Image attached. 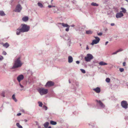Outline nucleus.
I'll use <instances>...</instances> for the list:
<instances>
[{"label":"nucleus","mask_w":128,"mask_h":128,"mask_svg":"<svg viewBox=\"0 0 128 128\" xmlns=\"http://www.w3.org/2000/svg\"><path fill=\"white\" fill-rule=\"evenodd\" d=\"M120 9L122 10V11L120 12H122L124 13H125L126 12V10L125 8H124L122 7Z\"/></svg>","instance_id":"nucleus-23"},{"label":"nucleus","mask_w":128,"mask_h":128,"mask_svg":"<svg viewBox=\"0 0 128 128\" xmlns=\"http://www.w3.org/2000/svg\"><path fill=\"white\" fill-rule=\"evenodd\" d=\"M93 58V56L92 54H87L86 56L84 57V59L86 62H89Z\"/></svg>","instance_id":"nucleus-5"},{"label":"nucleus","mask_w":128,"mask_h":128,"mask_svg":"<svg viewBox=\"0 0 128 128\" xmlns=\"http://www.w3.org/2000/svg\"><path fill=\"white\" fill-rule=\"evenodd\" d=\"M68 62L69 63L72 62L73 61V58L71 56H69L68 58Z\"/></svg>","instance_id":"nucleus-14"},{"label":"nucleus","mask_w":128,"mask_h":128,"mask_svg":"<svg viewBox=\"0 0 128 128\" xmlns=\"http://www.w3.org/2000/svg\"><path fill=\"white\" fill-rule=\"evenodd\" d=\"M102 34V32H99L98 34V35L99 36H101Z\"/></svg>","instance_id":"nucleus-40"},{"label":"nucleus","mask_w":128,"mask_h":128,"mask_svg":"<svg viewBox=\"0 0 128 128\" xmlns=\"http://www.w3.org/2000/svg\"><path fill=\"white\" fill-rule=\"evenodd\" d=\"M62 37L65 40L68 41V42L69 44L71 43V40L70 39V37L68 34H64L62 36Z\"/></svg>","instance_id":"nucleus-6"},{"label":"nucleus","mask_w":128,"mask_h":128,"mask_svg":"<svg viewBox=\"0 0 128 128\" xmlns=\"http://www.w3.org/2000/svg\"><path fill=\"white\" fill-rule=\"evenodd\" d=\"M123 50L122 49H119V50H117L116 52H115L112 54V55L115 54H117V53L120 52L122 51Z\"/></svg>","instance_id":"nucleus-20"},{"label":"nucleus","mask_w":128,"mask_h":128,"mask_svg":"<svg viewBox=\"0 0 128 128\" xmlns=\"http://www.w3.org/2000/svg\"><path fill=\"white\" fill-rule=\"evenodd\" d=\"M80 70L81 71V72L83 73H86V71L85 70L83 69H80Z\"/></svg>","instance_id":"nucleus-32"},{"label":"nucleus","mask_w":128,"mask_h":128,"mask_svg":"<svg viewBox=\"0 0 128 128\" xmlns=\"http://www.w3.org/2000/svg\"><path fill=\"white\" fill-rule=\"evenodd\" d=\"M91 5L94 6H98V4L96 3L93 2L91 4Z\"/></svg>","instance_id":"nucleus-26"},{"label":"nucleus","mask_w":128,"mask_h":128,"mask_svg":"<svg viewBox=\"0 0 128 128\" xmlns=\"http://www.w3.org/2000/svg\"><path fill=\"white\" fill-rule=\"evenodd\" d=\"M99 42V39L98 40H93L92 42L91 43V44L92 45H93L94 44H96L98 43Z\"/></svg>","instance_id":"nucleus-12"},{"label":"nucleus","mask_w":128,"mask_h":128,"mask_svg":"<svg viewBox=\"0 0 128 128\" xmlns=\"http://www.w3.org/2000/svg\"><path fill=\"white\" fill-rule=\"evenodd\" d=\"M48 128H51V126H48Z\"/></svg>","instance_id":"nucleus-61"},{"label":"nucleus","mask_w":128,"mask_h":128,"mask_svg":"<svg viewBox=\"0 0 128 128\" xmlns=\"http://www.w3.org/2000/svg\"><path fill=\"white\" fill-rule=\"evenodd\" d=\"M2 54L4 55H6V54L7 53L5 51H4L2 52Z\"/></svg>","instance_id":"nucleus-37"},{"label":"nucleus","mask_w":128,"mask_h":128,"mask_svg":"<svg viewBox=\"0 0 128 128\" xmlns=\"http://www.w3.org/2000/svg\"><path fill=\"white\" fill-rule=\"evenodd\" d=\"M21 113H19L17 114V116H19L21 115Z\"/></svg>","instance_id":"nucleus-46"},{"label":"nucleus","mask_w":128,"mask_h":128,"mask_svg":"<svg viewBox=\"0 0 128 128\" xmlns=\"http://www.w3.org/2000/svg\"><path fill=\"white\" fill-rule=\"evenodd\" d=\"M121 104L122 107L125 109L128 108V104L126 101L125 100L122 101L121 102Z\"/></svg>","instance_id":"nucleus-7"},{"label":"nucleus","mask_w":128,"mask_h":128,"mask_svg":"<svg viewBox=\"0 0 128 128\" xmlns=\"http://www.w3.org/2000/svg\"><path fill=\"white\" fill-rule=\"evenodd\" d=\"M12 98L13 100L15 102H16L17 101V100L14 94L12 95Z\"/></svg>","instance_id":"nucleus-21"},{"label":"nucleus","mask_w":128,"mask_h":128,"mask_svg":"<svg viewBox=\"0 0 128 128\" xmlns=\"http://www.w3.org/2000/svg\"><path fill=\"white\" fill-rule=\"evenodd\" d=\"M28 16H25L23 17L22 18V20L25 22H26L28 20Z\"/></svg>","instance_id":"nucleus-16"},{"label":"nucleus","mask_w":128,"mask_h":128,"mask_svg":"<svg viewBox=\"0 0 128 128\" xmlns=\"http://www.w3.org/2000/svg\"><path fill=\"white\" fill-rule=\"evenodd\" d=\"M86 33L87 34H92V32H86Z\"/></svg>","instance_id":"nucleus-51"},{"label":"nucleus","mask_w":128,"mask_h":128,"mask_svg":"<svg viewBox=\"0 0 128 128\" xmlns=\"http://www.w3.org/2000/svg\"><path fill=\"white\" fill-rule=\"evenodd\" d=\"M5 14L4 13V12L2 11H0V15L1 16H4L5 15Z\"/></svg>","instance_id":"nucleus-25"},{"label":"nucleus","mask_w":128,"mask_h":128,"mask_svg":"<svg viewBox=\"0 0 128 128\" xmlns=\"http://www.w3.org/2000/svg\"><path fill=\"white\" fill-rule=\"evenodd\" d=\"M123 16V14L120 12L116 13V17L117 18H118L122 17Z\"/></svg>","instance_id":"nucleus-11"},{"label":"nucleus","mask_w":128,"mask_h":128,"mask_svg":"<svg viewBox=\"0 0 128 128\" xmlns=\"http://www.w3.org/2000/svg\"><path fill=\"white\" fill-rule=\"evenodd\" d=\"M76 63L77 64H79L80 63V62L79 61H76Z\"/></svg>","instance_id":"nucleus-45"},{"label":"nucleus","mask_w":128,"mask_h":128,"mask_svg":"<svg viewBox=\"0 0 128 128\" xmlns=\"http://www.w3.org/2000/svg\"><path fill=\"white\" fill-rule=\"evenodd\" d=\"M39 104V106L40 107H42L43 105L42 103L41 102L39 101L38 102Z\"/></svg>","instance_id":"nucleus-28"},{"label":"nucleus","mask_w":128,"mask_h":128,"mask_svg":"<svg viewBox=\"0 0 128 128\" xmlns=\"http://www.w3.org/2000/svg\"><path fill=\"white\" fill-rule=\"evenodd\" d=\"M19 85H20V86L21 88H24V86H22V85L20 83H19Z\"/></svg>","instance_id":"nucleus-39"},{"label":"nucleus","mask_w":128,"mask_h":128,"mask_svg":"<svg viewBox=\"0 0 128 128\" xmlns=\"http://www.w3.org/2000/svg\"><path fill=\"white\" fill-rule=\"evenodd\" d=\"M21 28H19L17 29L16 32H28L30 28L29 26L25 24H22Z\"/></svg>","instance_id":"nucleus-2"},{"label":"nucleus","mask_w":128,"mask_h":128,"mask_svg":"<svg viewBox=\"0 0 128 128\" xmlns=\"http://www.w3.org/2000/svg\"><path fill=\"white\" fill-rule=\"evenodd\" d=\"M20 32H16V34L17 35H20Z\"/></svg>","instance_id":"nucleus-48"},{"label":"nucleus","mask_w":128,"mask_h":128,"mask_svg":"<svg viewBox=\"0 0 128 128\" xmlns=\"http://www.w3.org/2000/svg\"><path fill=\"white\" fill-rule=\"evenodd\" d=\"M89 49V48L88 47V45H87L86 47V50H88Z\"/></svg>","instance_id":"nucleus-49"},{"label":"nucleus","mask_w":128,"mask_h":128,"mask_svg":"<svg viewBox=\"0 0 128 128\" xmlns=\"http://www.w3.org/2000/svg\"><path fill=\"white\" fill-rule=\"evenodd\" d=\"M20 110H21V111H22V112H24V109H21Z\"/></svg>","instance_id":"nucleus-44"},{"label":"nucleus","mask_w":128,"mask_h":128,"mask_svg":"<svg viewBox=\"0 0 128 128\" xmlns=\"http://www.w3.org/2000/svg\"><path fill=\"white\" fill-rule=\"evenodd\" d=\"M126 119H128V116H127L126 117Z\"/></svg>","instance_id":"nucleus-58"},{"label":"nucleus","mask_w":128,"mask_h":128,"mask_svg":"<svg viewBox=\"0 0 128 128\" xmlns=\"http://www.w3.org/2000/svg\"><path fill=\"white\" fill-rule=\"evenodd\" d=\"M104 30L105 31H106L108 30L107 28H104Z\"/></svg>","instance_id":"nucleus-42"},{"label":"nucleus","mask_w":128,"mask_h":128,"mask_svg":"<svg viewBox=\"0 0 128 128\" xmlns=\"http://www.w3.org/2000/svg\"><path fill=\"white\" fill-rule=\"evenodd\" d=\"M119 70L120 72H122L124 71V69L123 68H120L119 69Z\"/></svg>","instance_id":"nucleus-34"},{"label":"nucleus","mask_w":128,"mask_h":128,"mask_svg":"<svg viewBox=\"0 0 128 128\" xmlns=\"http://www.w3.org/2000/svg\"><path fill=\"white\" fill-rule=\"evenodd\" d=\"M126 64V62H124L123 63V66H125Z\"/></svg>","instance_id":"nucleus-43"},{"label":"nucleus","mask_w":128,"mask_h":128,"mask_svg":"<svg viewBox=\"0 0 128 128\" xmlns=\"http://www.w3.org/2000/svg\"><path fill=\"white\" fill-rule=\"evenodd\" d=\"M86 32H92L91 30H89L86 31Z\"/></svg>","instance_id":"nucleus-52"},{"label":"nucleus","mask_w":128,"mask_h":128,"mask_svg":"<svg viewBox=\"0 0 128 128\" xmlns=\"http://www.w3.org/2000/svg\"><path fill=\"white\" fill-rule=\"evenodd\" d=\"M49 122H46L44 124V126L45 128H47L48 126L49 125Z\"/></svg>","instance_id":"nucleus-22"},{"label":"nucleus","mask_w":128,"mask_h":128,"mask_svg":"<svg viewBox=\"0 0 128 128\" xmlns=\"http://www.w3.org/2000/svg\"><path fill=\"white\" fill-rule=\"evenodd\" d=\"M22 64L20 60V57L14 60V64L12 66L11 68L12 69H14L21 67Z\"/></svg>","instance_id":"nucleus-1"},{"label":"nucleus","mask_w":128,"mask_h":128,"mask_svg":"<svg viewBox=\"0 0 128 128\" xmlns=\"http://www.w3.org/2000/svg\"><path fill=\"white\" fill-rule=\"evenodd\" d=\"M110 25L112 26H113L114 25V23H111L110 24Z\"/></svg>","instance_id":"nucleus-50"},{"label":"nucleus","mask_w":128,"mask_h":128,"mask_svg":"<svg viewBox=\"0 0 128 128\" xmlns=\"http://www.w3.org/2000/svg\"><path fill=\"white\" fill-rule=\"evenodd\" d=\"M38 5L41 8H42L43 7V6L42 4L40 2H38Z\"/></svg>","instance_id":"nucleus-29"},{"label":"nucleus","mask_w":128,"mask_h":128,"mask_svg":"<svg viewBox=\"0 0 128 128\" xmlns=\"http://www.w3.org/2000/svg\"><path fill=\"white\" fill-rule=\"evenodd\" d=\"M70 27H67V28L66 29V32H68L69 30V28Z\"/></svg>","instance_id":"nucleus-41"},{"label":"nucleus","mask_w":128,"mask_h":128,"mask_svg":"<svg viewBox=\"0 0 128 128\" xmlns=\"http://www.w3.org/2000/svg\"><path fill=\"white\" fill-rule=\"evenodd\" d=\"M5 92L4 91L2 92L1 94V96L3 97H5Z\"/></svg>","instance_id":"nucleus-31"},{"label":"nucleus","mask_w":128,"mask_h":128,"mask_svg":"<svg viewBox=\"0 0 128 128\" xmlns=\"http://www.w3.org/2000/svg\"><path fill=\"white\" fill-rule=\"evenodd\" d=\"M126 86H127L128 88V83L127 82L126 83Z\"/></svg>","instance_id":"nucleus-56"},{"label":"nucleus","mask_w":128,"mask_h":128,"mask_svg":"<svg viewBox=\"0 0 128 128\" xmlns=\"http://www.w3.org/2000/svg\"><path fill=\"white\" fill-rule=\"evenodd\" d=\"M69 83H70L71 82L70 80H69Z\"/></svg>","instance_id":"nucleus-60"},{"label":"nucleus","mask_w":128,"mask_h":128,"mask_svg":"<svg viewBox=\"0 0 128 128\" xmlns=\"http://www.w3.org/2000/svg\"><path fill=\"white\" fill-rule=\"evenodd\" d=\"M23 90V89H21L20 90Z\"/></svg>","instance_id":"nucleus-62"},{"label":"nucleus","mask_w":128,"mask_h":128,"mask_svg":"<svg viewBox=\"0 0 128 128\" xmlns=\"http://www.w3.org/2000/svg\"><path fill=\"white\" fill-rule=\"evenodd\" d=\"M43 108L45 109V110H46L48 109V107L45 106H43Z\"/></svg>","instance_id":"nucleus-33"},{"label":"nucleus","mask_w":128,"mask_h":128,"mask_svg":"<svg viewBox=\"0 0 128 128\" xmlns=\"http://www.w3.org/2000/svg\"><path fill=\"white\" fill-rule=\"evenodd\" d=\"M48 7L49 8H52V7H55V6H51V5H48Z\"/></svg>","instance_id":"nucleus-38"},{"label":"nucleus","mask_w":128,"mask_h":128,"mask_svg":"<svg viewBox=\"0 0 128 128\" xmlns=\"http://www.w3.org/2000/svg\"><path fill=\"white\" fill-rule=\"evenodd\" d=\"M93 90L94 91L97 93H99L100 92V88L97 87L95 88H94Z\"/></svg>","instance_id":"nucleus-13"},{"label":"nucleus","mask_w":128,"mask_h":128,"mask_svg":"<svg viewBox=\"0 0 128 128\" xmlns=\"http://www.w3.org/2000/svg\"><path fill=\"white\" fill-rule=\"evenodd\" d=\"M57 10V11H58V12H59L58 11H60V10L58 8V10Z\"/></svg>","instance_id":"nucleus-57"},{"label":"nucleus","mask_w":128,"mask_h":128,"mask_svg":"<svg viewBox=\"0 0 128 128\" xmlns=\"http://www.w3.org/2000/svg\"><path fill=\"white\" fill-rule=\"evenodd\" d=\"M37 90L41 95L46 94L48 92V89H46L42 88H39Z\"/></svg>","instance_id":"nucleus-3"},{"label":"nucleus","mask_w":128,"mask_h":128,"mask_svg":"<svg viewBox=\"0 0 128 128\" xmlns=\"http://www.w3.org/2000/svg\"><path fill=\"white\" fill-rule=\"evenodd\" d=\"M53 0H52L51 1V2H52L53 1Z\"/></svg>","instance_id":"nucleus-63"},{"label":"nucleus","mask_w":128,"mask_h":128,"mask_svg":"<svg viewBox=\"0 0 128 128\" xmlns=\"http://www.w3.org/2000/svg\"><path fill=\"white\" fill-rule=\"evenodd\" d=\"M22 9V8L21 5L20 4H18L16 6L14 11L16 12H20Z\"/></svg>","instance_id":"nucleus-9"},{"label":"nucleus","mask_w":128,"mask_h":128,"mask_svg":"<svg viewBox=\"0 0 128 128\" xmlns=\"http://www.w3.org/2000/svg\"><path fill=\"white\" fill-rule=\"evenodd\" d=\"M94 37L95 38V39H95V40H98V39H99V41L100 40V39L97 36H94Z\"/></svg>","instance_id":"nucleus-36"},{"label":"nucleus","mask_w":128,"mask_h":128,"mask_svg":"<svg viewBox=\"0 0 128 128\" xmlns=\"http://www.w3.org/2000/svg\"><path fill=\"white\" fill-rule=\"evenodd\" d=\"M16 125L19 128H23L22 126L20 125L19 123H17L16 124Z\"/></svg>","instance_id":"nucleus-27"},{"label":"nucleus","mask_w":128,"mask_h":128,"mask_svg":"<svg viewBox=\"0 0 128 128\" xmlns=\"http://www.w3.org/2000/svg\"><path fill=\"white\" fill-rule=\"evenodd\" d=\"M53 9L54 10V13H58L59 12L57 11V10H58V8L57 7L55 6V7H54Z\"/></svg>","instance_id":"nucleus-18"},{"label":"nucleus","mask_w":128,"mask_h":128,"mask_svg":"<svg viewBox=\"0 0 128 128\" xmlns=\"http://www.w3.org/2000/svg\"><path fill=\"white\" fill-rule=\"evenodd\" d=\"M99 64L101 66H104L107 65L108 64L103 61H101L99 63Z\"/></svg>","instance_id":"nucleus-19"},{"label":"nucleus","mask_w":128,"mask_h":128,"mask_svg":"<svg viewBox=\"0 0 128 128\" xmlns=\"http://www.w3.org/2000/svg\"><path fill=\"white\" fill-rule=\"evenodd\" d=\"M4 57L2 56H0V61H1L4 59Z\"/></svg>","instance_id":"nucleus-35"},{"label":"nucleus","mask_w":128,"mask_h":128,"mask_svg":"<svg viewBox=\"0 0 128 128\" xmlns=\"http://www.w3.org/2000/svg\"><path fill=\"white\" fill-rule=\"evenodd\" d=\"M108 42V41L106 42L105 43V45H106Z\"/></svg>","instance_id":"nucleus-54"},{"label":"nucleus","mask_w":128,"mask_h":128,"mask_svg":"<svg viewBox=\"0 0 128 128\" xmlns=\"http://www.w3.org/2000/svg\"><path fill=\"white\" fill-rule=\"evenodd\" d=\"M24 120L25 122H26L27 121V120L25 119Z\"/></svg>","instance_id":"nucleus-59"},{"label":"nucleus","mask_w":128,"mask_h":128,"mask_svg":"<svg viewBox=\"0 0 128 128\" xmlns=\"http://www.w3.org/2000/svg\"><path fill=\"white\" fill-rule=\"evenodd\" d=\"M96 101L97 102L96 104L97 106H99L98 108V109H103L105 108V105L100 100H96Z\"/></svg>","instance_id":"nucleus-4"},{"label":"nucleus","mask_w":128,"mask_h":128,"mask_svg":"<svg viewBox=\"0 0 128 128\" xmlns=\"http://www.w3.org/2000/svg\"><path fill=\"white\" fill-rule=\"evenodd\" d=\"M24 76L22 74H20L19 75L17 78V79L18 82H20V81L23 79L24 78Z\"/></svg>","instance_id":"nucleus-10"},{"label":"nucleus","mask_w":128,"mask_h":128,"mask_svg":"<svg viewBox=\"0 0 128 128\" xmlns=\"http://www.w3.org/2000/svg\"><path fill=\"white\" fill-rule=\"evenodd\" d=\"M3 46L7 48L9 46V44L7 42H6L4 44H3Z\"/></svg>","instance_id":"nucleus-15"},{"label":"nucleus","mask_w":128,"mask_h":128,"mask_svg":"<svg viewBox=\"0 0 128 128\" xmlns=\"http://www.w3.org/2000/svg\"><path fill=\"white\" fill-rule=\"evenodd\" d=\"M72 2L74 3V4H76V1L75 0H73L72 1Z\"/></svg>","instance_id":"nucleus-47"},{"label":"nucleus","mask_w":128,"mask_h":128,"mask_svg":"<svg viewBox=\"0 0 128 128\" xmlns=\"http://www.w3.org/2000/svg\"><path fill=\"white\" fill-rule=\"evenodd\" d=\"M80 46H81V44H80Z\"/></svg>","instance_id":"nucleus-64"},{"label":"nucleus","mask_w":128,"mask_h":128,"mask_svg":"<svg viewBox=\"0 0 128 128\" xmlns=\"http://www.w3.org/2000/svg\"><path fill=\"white\" fill-rule=\"evenodd\" d=\"M60 24L62 25V26H63L64 27H70V26L68 25L67 24H65L64 23H60Z\"/></svg>","instance_id":"nucleus-17"},{"label":"nucleus","mask_w":128,"mask_h":128,"mask_svg":"<svg viewBox=\"0 0 128 128\" xmlns=\"http://www.w3.org/2000/svg\"><path fill=\"white\" fill-rule=\"evenodd\" d=\"M50 123L52 125H55L57 124L56 122L53 120L50 121Z\"/></svg>","instance_id":"nucleus-24"},{"label":"nucleus","mask_w":128,"mask_h":128,"mask_svg":"<svg viewBox=\"0 0 128 128\" xmlns=\"http://www.w3.org/2000/svg\"><path fill=\"white\" fill-rule=\"evenodd\" d=\"M52 97H54V94H52Z\"/></svg>","instance_id":"nucleus-53"},{"label":"nucleus","mask_w":128,"mask_h":128,"mask_svg":"<svg viewBox=\"0 0 128 128\" xmlns=\"http://www.w3.org/2000/svg\"><path fill=\"white\" fill-rule=\"evenodd\" d=\"M110 78H107L106 80V81L108 83L110 82Z\"/></svg>","instance_id":"nucleus-30"},{"label":"nucleus","mask_w":128,"mask_h":128,"mask_svg":"<svg viewBox=\"0 0 128 128\" xmlns=\"http://www.w3.org/2000/svg\"><path fill=\"white\" fill-rule=\"evenodd\" d=\"M54 85V83L52 81H48L46 83L45 86L46 87H50L53 86Z\"/></svg>","instance_id":"nucleus-8"},{"label":"nucleus","mask_w":128,"mask_h":128,"mask_svg":"<svg viewBox=\"0 0 128 128\" xmlns=\"http://www.w3.org/2000/svg\"><path fill=\"white\" fill-rule=\"evenodd\" d=\"M70 26H71L72 27H74V24H72Z\"/></svg>","instance_id":"nucleus-55"}]
</instances>
